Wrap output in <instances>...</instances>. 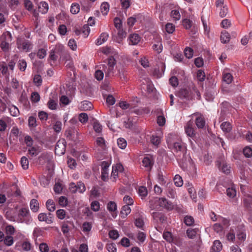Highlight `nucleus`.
<instances>
[{
	"mask_svg": "<svg viewBox=\"0 0 252 252\" xmlns=\"http://www.w3.org/2000/svg\"><path fill=\"white\" fill-rule=\"evenodd\" d=\"M243 154L247 158H250L252 156V149L249 146H246L243 149Z\"/></svg>",
	"mask_w": 252,
	"mask_h": 252,
	"instance_id": "obj_55",
	"label": "nucleus"
},
{
	"mask_svg": "<svg viewBox=\"0 0 252 252\" xmlns=\"http://www.w3.org/2000/svg\"><path fill=\"white\" fill-rule=\"evenodd\" d=\"M198 231V229H189L187 231V234L188 236L190 238L192 239L193 238L195 235H196Z\"/></svg>",
	"mask_w": 252,
	"mask_h": 252,
	"instance_id": "obj_58",
	"label": "nucleus"
},
{
	"mask_svg": "<svg viewBox=\"0 0 252 252\" xmlns=\"http://www.w3.org/2000/svg\"><path fill=\"white\" fill-rule=\"evenodd\" d=\"M51 50L53 51L55 54H56L58 56H60L61 58L62 55L65 54L64 47L63 46V45L61 44H56L51 49Z\"/></svg>",
	"mask_w": 252,
	"mask_h": 252,
	"instance_id": "obj_11",
	"label": "nucleus"
},
{
	"mask_svg": "<svg viewBox=\"0 0 252 252\" xmlns=\"http://www.w3.org/2000/svg\"><path fill=\"white\" fill-rule=\"evenodd\" d=\"M18 48L26 52H29L32 48V44L26 40L20 41L17 42Z\"/></svg>",
	"mask_w": 252,
	"mask_h": 252,
	"instance_id": "obj_7",
	"label": "nucleus"
},
{
	"mask_svg": "<svg viewBox=\"0 0 252 252\" xmlns=\"http://www.w3.org/2000/svg\"><path fill=\"white\" fill-rule=\"evenodd\" d=\"M237 237L238 240V243L241 245L246 239V232L245 227L242 225H239L236 228Z\"/></svg>",
	"mask_w": 252,
	"mask_h": 252,
	"instance_id": "obj_5",
	"label": "nucleus"
},
{
	"mask_svg": "<svg viewBox=\"0 0 252 252\" xmlns=\"http://www.w3.org/2000/svg\"><path fill=\"white\" fill-rule=\"evenodd\" d=\"M230 39L229 33L227 32H222L221 33L220 40L223 43H226L229 42Z\"/></svg>",
	"mask_w": 252,
	"mask_h": 252,
	"instance_id": "obj_32",
	"label": "nucleus"
},
{
	"mask_svg": "<svg viewBox=\"0 0 252 252\" xmlns=\"http://www.w3.org/2000/svg\"><path fill=\"white\" fill-rule=\"evenodd\" d=\"M185 130L187 135L190 137L193 138L195 136V133L193 127L192 123L189 122L185 126Z\"/></svg>",
	"mask_w": 252,
	"mask_h": 252,
	"instance_id": "obj_9",
	"label": "nucleus"
},
{
	"mask_svg": "<svg viewBox=\"0 0 252 252\" xmlns=\"http://www.w3.org/2000/svg\"><path fill=\"white\" fill-rule=\"evenodd\" d=\"M166 194L171 198H175L176 197V192L175 188L171 183H168L166 187Z\"/></svg>",
	"mask_w": 252,
	"mask_h": 252,
	"instance_id": "obj_12",
	"label": "nucleus"
},
{
	"mask_svg": "<svg viewBox=\"0 0 252 252\" xmlns=\"http://www.w3.org/2000/svg\"><path fill=\"white\" fill-rule=\"evenodd\" d=\"M178 95L181 98L189 99L190 97V93L187 89H182L179 92Z\"/></svg>",
	"mask_w": 252,
	"mask_h": 252,
	"instance_id": "obj_29",
	"label": "nucleus"
},
{
	"mask_svg": "<svg viewBox=\"0 0 252 252\" xmlns=\"http://www.w3.org/2000/svg\"><path fill=\"white\" fill-rule=\"evenodd\" d=\"M236 188L234 185L226 189V194L230 198H234L236 196Z\"/></svg>",
	"mask_w": 252,
	"mask_h": 252,
	"instance_id": "obj_25",
	"label": "nucleus"
},
{
	"mask_svg": "<svg viewBox=\"0 0 252 252\" xmlns=\"http://www.w3.org/2000/svg\"><path fill=\"white\" fill-rule=\"evenodd\" d=\"M32 247L31 244L28 241H25L22 244V249L26 252L31 250Z\"/></svg>",
	"mask_w": 252,
	"mask_h": 252,
	"instance_id": "obj_59",
	"label": "nucleus"
},
{
	"mask_svg": "<svg viewBox=\"0 0 252 252\" xmlns=\"http://www.w3.org/2000/svg\"><path fill=\"white\" fill-rule=\"evenodd\" d=\"M56 215L59 219L63 220L65 218L66 212L63 209H59L57 211Z\"/></svg>",
	"mask_w": 252,
	"mask_h": 252,
	"instance_id": "obj_64",
	"label": "nucleus"
},
{
	"mask_svg": "<svg viewBox=\"0 0 252 252\" xmlns=\"http://www.w3.org/2000/svg\"><path fill=\"white\" fill-rule=\"evenodd\" d=\"M222 246L221 242L219 240L214 241L212 247V249L216 252H220L222 250Z\"/></svg>",
	"mask_w": 252,
	"mask_h": 252,
	"instance_id": "obj_31",
	"label": "nucleus"
},
{
	"mask_svg": "<svg viewBox=\"0 0 252 252\" xmlns=\"http://www.w3.org/2000/svg\"><path fill=\"white\" fill-rule=\"evenodd\" d=\"M90 32V29L88 25H84L80 31H76L75 32L76 34H79L80 33H82L84 37L86 38L88 37Z\"/></svg>",
	"mask_w": 252,
	"mask_h": 252,
	"instance_id": "obj_20",
	"label": "nucleus"
},
{
	"mask_svg": "<svg viewBox=\"0 0 252 252\" xmlns=\"http://www.w3.org/2000/svg\"><path fill=\"white\" fill-rule=\"evenodd\" d=\"M116 62L115 59L111 57L108 59V63L106 64H102L100 68H102L104 71L105 77L110 78L113 76H121V68L116 65Z\"/></svg>",
	"mask_w": 252,
	"mask_h": 252,
	"instance_id": "obj_3",
	"label": "nucleus"
},
{
	"mask_svg": "<svg viewBox=\"0 0 252 252\" xmlns=\"http://www.w3.org/2000/svg\"><path fill=\"white\" fill-rule=\"evenodd\" d=\"M46 205L50 212H54L56 209L55 202L52 199H48L46 203Z\"/></svg>",
	"mask_w": 252,
	"mask_h": 252,
	"instance_id": "obj_37",
	"label": "nucleus"
},
{
	"mask_svg": "<svg viewBox=\"0 0 252 252\" xmlns=\"http://www.w3.org/2000/svg\"><path fill=\"white\" fill-rule=\"evenodd\" d=\"M184 54L186 58L190 59L193 56V51L190 48L186 47L184 50Z\"/></svg>",
	"mask_w": 252,
	"mask_h": 252,
	"instance_id": "obj_60",
	"label": "nucleus"
},
{
	"mask_svg": "<svg viewBox=\"0 0 252 252\" xmlns=\"http://www.w3.org/2000/svg\"><path fill=\"white\" fill-rule=\"evenodd\" d=\"M108 167L109 165L104 161L102 163V167L101 169V179L103 181H105L108 177Z\"/></svg>",
	"mask_w": 252,
	"mask_h": 252,
	"instance_id": "obj_14",
	"label": "nucleus"
},
{
	"mask_svg": "<svg viewBox=\"0 0 252 252\" xmlns=\"http://www.w3.org/2000/svg\"><path fill=\"white\" fill-rule=\"evenodd\" d=\"M109 37V34L107 32H102L99 37L95 41V44L100 45L106 42Z\"/></svg>",
	"mask_w": 252,
	"mask_h": 252,
	"instance_id": "obj_17",
	"label": "nucleus"
},
{
	"mask_svg": "<svg viewBox=\"0 0 252 252\" xmlns=\"http://www.w3.org/2000/svg\"><path fill=\"white\" fill-rule=\"evenodd\" d=\"M221 113L225 114L232 109L229 103L226 101L223 102L220 105Z\"/></svg>",
	"mask_w": 252,
	"mask_h": 252,
	"instance_id": "obj_23",
	"label": "nucleus"
},
{
	"mask_svg": "<svg viewBox=\"0 0 252 252\" xmlns=\"http://www.w3.org/2000/svg\"><path fill=\"white\" fill-rule=\"evenodd\" d=\"M163 238L164 240H165L167 242L169 243H173L176 245H178L174 240V238L172 236V234L169 231L164 232L163 234Z\"/></svg>",
	"mask_w": 252,
	"mask_h": 252,
	"instance_id": "obj_28",
	"label": "nucleus"
},
{
	"mask_svg": "<svg viewBox=\"0 0 252 252\" xmlns=\"http://www.w3.org/2000/svg\"><path fill=\"white\" fill-rule=\"evenodd\" d=\"M81 10L85 12H88L91 7V3L88 0H83L81 2Z\"/></svg>",
	"mask_w": 252,
	"mask_h": 252,
	"instance_id": "obj_36",
	"label": "nucleus"
},
{
	"mask_svg": "<svg viewBox=\"0 0 252 252\" xmlns=\"http://www.w3.org/2000/svg\"><path fill=\"white\" fill-rule=\"evenodd\" d=\"M24 142L27 147H30L33 145V139L29 135H26L24 137Z\"/></svg>",
	"mask_w": 252,
	"mask_h": 252,
	"instance_id": "obj_53",
	"label": "nucleus"
},
{
	"mask_svg": "<svg viewBox=\"0 0 252 252\" xmlns=\"http://www.w3.org/2000/svg\"><path fill=\"white\" fill-rule=\"evenodd\" d=\"M244 206L249 210H252V196L250 195H245L243 199Z\"/></svg>",
	"mask_w": 252,
	"mask_h": 252,
	"instance_id": "obj_15",
	"label": "nucleus"
},
{
	"mask_svg": "<svg viewBox=\"0 0 252 252\" xmlns=\"http://www.w3.org/2000/svg\"><path fill=\"white\" fill-rule=\"evenodd\" d=\"M58 57L56 54H55L51 50L49 52V55L48 58V62L51 65L53 66L56 64V62L58 59Z\"/></svg>",
	"mask_w": 252,
	"mask_h": 252,
	"instance_id": "obj_16",
	"label": "nucleus"
},
{
	"mask_svg": "<svg viewBox=\"0 0 252 252\" xmlns=\"http://www.w3.org/2000/svg\"><path fill=\"white\" fill-rule=\"evenodd\" d=\"M153 164L151 158L150 157H146L142 160V165L148 170L151 169Z\"/></svg>",
	"mask_w": 252,
	"mask_h": 252,
	"instance_id": "obj_22",
	"label": "nucleus"
},
{
	"mask_svg": "<svg viewBox=\"0 0 252 252\" xmlns=\"http://www.w3.org/2000/svg\"><path fill=\"white\" fill-rule=\"evenodd\" d=\"M165 68V64L162 63V64H161L162 72H160L158 69H156L154 71V75L155 76H156L157 78H160L164 73Z\"/></svg>",
	"mask_w": 252,
	"mask_h": 252,
	"instance_id": "obj_48",
	"label": "nucleus"
},
{
	"mask_svg": "<svg viewBox=\"0 0 252 252\" xmlns=\"http://www.w3.org/2000/svg\"><path fill=\"white\" fill-rule=\"evenodd\" d=\"M59 204L61 206L63 207H66L68 204L67 198L66 197L63 196L60 197L59 198Z\"/></svg>",
	"mask_w": 252,
	"mask_h": 252,
	"instance_id": "obj_50",
	"label": "nucleus"
},
{
	"mask_svg": "<svg viewBox=\"0 0 252 252\" xmlns=\"http://www.w3.org/2000/svg\"><path fill=\"white\" fill-rule=\"evenodd\" d=\"M80 10V5L76 3H72L70 7V12L73 14H76L79 12Z\"/></svg>",
	"mask_w": 252,
	"mask_h": 252,
	"instance_id": "obj_47",
	"label": "nucleus"
},
{
	"mask_svg": "<svg viewBox=\"0 0 252 252\" xmlns=\"http://www.w3.org/2000/svg\"><path fill=\"white\" fill-rule=\"evenodd\" d=\"M174 182L176 186L180 187L183 186V181L182 177L179 175H176L174 178Z\"/></svg>",
	"mask_w": 252,
	"mask_h": 252,
	"instance_id": "obj_42",
	"label": "nucleus"
},
{
	"mask_svg": "<svg viewBox=\"0 0 252 252\" xmlns=\"http://www.w3.org/2000/svg\"><path fill=\"white\" fill-rule=\"evenodd\" d=\"M3 243L6 246H12L14 243L13 237L10 235H6L3 240Z\"/></svg>",
	"mask_w": 252,
	"mask_h": 252,
	"instance_id": "obj_38",
	"label": "nucleus"
},
{
	"mask_svg": "<svg viewBox=\"0 0 252 252\" xmlns=\"http://www.w3.org/2000/svg\"><path fill=\"white\" fill-rule=\"evenodd\" d=\"M220 128L224 133H227L231 130L232 126L229 122H225L221 124Z\"/></svg>",
	"mask_w": 252,
	"mask_h": 252,
	"instance_id": "obj_26",
	"label": "nucleus"
},
{
	"mask_svg": "<svg viewBox=\"0 0 252 252\" xmlns=\"http://www.w3.org/2000/svg\"><path fill=\"white\" fill-rule=\"evenodd\" d=\"M38 219L39 221H45L47 224L53 222V217L51 213H49L48 216L45 213H40L38 216Z\"/></svg>",
	"mask_w": 252,
	"mask_h": 252,
	"instance_id": "obj_8",
	"label": "nucleus"
},
{
	"mask_svg": "<svg viewBox=\"0 0 252 252\" xmlns=\"http://www.w3.org/2000/svg\"><path fill=\"white\" fill-rule=\"evenodd\" d=\"M9 110L11 115L12 116L16 117L19 114V109L17 107L13 105L9 106Z\"/></svg>",
	"mask_w": 252,
	"mask_h": 252,
	"instance_id": "obj_41",
	"label": "nucleus"
},
{
	"mask_svg": "<svg viewBox=\"0 0 252 252\" xmlns=\"http://www.w3.org/2000/svg\"><path fill=\"white\" fill-rule=\"evenodd\" d=\"M166 142L169 149L176 155L177 159L183 162L186 160L187 148L185 144L175 134H169L166 137Z\"/></svg>",
	"mask_w": 252,
	"mask_h": 252,
	"instance_id": "obj_1",
	"label": "nucleus"
},
{
	"mask_svg": "<svg viewBox=\"0 0 252 252\" xmlns=\"http://www.w3.org/2000/svg\"><path fill=\"white\" fill-rule=\"evenodd\" d=\"M138 194L142 197H145L148 194L147 188L143 186H141L138 189Z\"/></svg>",
	"mask_w": 252,
	"mask_h": 252,
	"instance_id": "obj_61",
	"label": "nucleus"
},
{
	"mask_svg": "<svg viewBox=\"0 0 252 252\" xmlns=\"http://www.w3.org/2000/svg\"><path fill=\"white\" fill-rule=\"evenodd\" d=\"M101 12L103 15H106L109 10V4L107 2H103L100 6Z\"/></svg>",
	"mask_w": 252,
	"mask_h": 252,
	"instance_id": "obj_35",
	"label": "nucleus"
},
{
	"mask_svg": "<svg viewBox=\"0 0 252 252\" xmlns=\"http://www.w3.org/2000/svg\"><path fill=\"white\" fill-rule=\"evenodd\" d=\"M107 208L109 212H115L117 209V204L114 201H110L107 204Z\"/></svg>",
	"mask_w": 252,
	"mask_h": 252,
	"instance_id": "obj_43",
	"label": "nucleus"
},
{
	"mask_svg": "<svg viewBox=\"0 0 252 252\" xmlns=\"http://www.w3.org/2000/svg\"><path fill=\"white\" fill-rule=\"evenodd\" d=\"M40 99L39 94L37 92H33L31 94V99L33 102H38Z\"/></svg>",
	"mask_w": 252,
	"mask_h": 252,
	"instance_id": "obj_56",
	"label": "nucleus"
},
{
	"mask_svg": "<svg viewBox=\"0 0 252 252\" xmlns=\"http://www.w3.org/2000/svg\"><path fill=\"white\" fill-rule=\"evenodd\" d=\"M103 71H104L102 69V70L98 69L96 71H95L94 76H95V78L97 80L100 81L103 79V77H104Z\"/></svg>",
	"mask_w": 252,
	"mask_h": 252,
	"instance_id": "obj_57",
	"label": "nucleus"
},
{
	"mask_svg": "<svg viewBox=\"0 0 252 252\" xmlns=\"http://www.w3.org/2000/svg\"><path fill=\"white\" fill-rule=\"evenodd\" d=\"M77 191H78L80 193H82L85 191L86 187L83 182L81 181L77 182Z\"/></svg>",
	"mask_w": 252,
	"mask_h": 252,
	"instance_id": "obj_63",
	"label": "nucleus"
},
{
	"mask_svg": "<svg viewBox=\"0 0 252 252\" xmlns=\"http://www.w3.org/2000/svg\"><path fill=\"white\" fill-rule=\"evenodd\" d=\"M6 218L12 221L29 224L32 221L30 211L26 208L20 209L17 214L10 216L8 212L6 213Z\"/></svg>",
	"mask_w": 252,
	"mask_h": 252,
	"instance_id": "obj_2",
	"label": "nucleus"
},
{
	"mask_svg": "<svg viewBox=\"0 0 252 252\" xmlns=\"http://www.w3.org/2000/svg\"><path fill=\"white\" fill-rule=\"evenodd\" d=\"M24 5L25 8L29 11H31L33 9V4L30 0H24Z\"/></svg>",
	"mask_w": 252,
	"mask_h": 252,
	"instance_id": "obj_54",
	"label": "nucleus"
},
{
	"mask_svg": "<svg viewBox=\"0 0 252 252\" xmlns=\"http://www.w3.org/2000/svg\"><path fill=\"white\" fill-rule=\"evenodd\" d=\"M117 144L122 149H125L127 145L126 141L123 138H119L117 140Z\"/></svg>",
	"mask_w": 252,
	"mask_h": 252,
	"instance_id": "obj_46",
	"label": "nucleus"
},
{
	"mask_svg": "<svg viewBox=\"0 0 252 252\" xmlns=\"http://www.w3.org/2000/svg\"><path fill=\"white\" fill-rule=\"evenodd\" d=\"M0 71L4 75H7L8 74V66L4 62L0 63Z\"/></svg>",
	"mask_w": 252,
	"mask_h": 252,
	"instance_id": "obj_40",
	"label": "nucleus"
},
{
	"mask_svg": "<svg viewBox=\"0 0 252 252\" xmlns=\"http://www.w3.org/2000/svg\"><path fill=\"white\" fill-rule=\"evenodd\" d=\"M158 202L160 207H164L168 210H172L173 208V204L165 198H158Z\"/></svg>",
	"mask_w": 252,
	"mask_h": 252,
	"instance_id": "obj_10",
	"label": "nucleus"
},
{
	"mask_svg": "<svg viewBox=\"0 0 252 252\" xmlns=\"http://www.w3.org/2000/svg\"><path fill=\"white\" fill-rule=\"evenodd\" d=\"M47 47L46 46L43 48L39 49L37 53V56L40 59H44L47 55Z\"/></svg>",
	"mask_w": 252,
	"mask_h": 252,
	"instance_id": "obj_34",
	"label": "nucleus"
},
{
	"mask_svg": "<svg viewBox=\"0 0 252 252\" xmlns=\"http://www.w3.org/2000/svg\"><path fill=\"white\" fill-rule=\"evenodd\" d=\"M1 43L0 47L4 52H7L10 47L9 42L12 40L11 34L9 32H4L0 38Z\"/></svg>",
	"mask_w": 252,
	"mask_h": 252,
	"instance_id": "obj_4",
	"label": "nucleus"
},
{
	"mask_svg": "<svg viewBox=\"0 0 252 252\" xmlns=\"http://www.w3.org/2000/svg\"><path fill=\"white\" fill-rule=\"evenodd\" d=\"M79 107L83 111L90 110L92 109L93 104L90 101L84 100L81 102Z\"/></svg>",
	"mask_w": 252,
	"mask_h": 252,
	"instance_id": "obj_21",
	"label": "nucleus"
},
{
	"mask_svg": "<svg viewBox=\"0 0 252 252\" xmlns=\"http://www.w3.org/2000/svg\"><path fill=\"white\" fill-rule=\"evenodd\" d=\"M28 154L32 157H35L38 155L40 152L39 147L37 145L32 146L28 150Z\"/></svg>",
	"mask_w": 252,
	"mask_h": 252,
	"instance_id": "obj_18",
	"label": "nucleus"
},
{
	"mask_svg": "<svg viewBox=\"0 0 252 252\" xmlns=\"http://www.w3.org/2000/svg\"><path fill=\"white\" fill-rule=\"evenodd\" d=\"M140 40V37L138 34H130L129 37V44L136 45Z\"/></svg>",
	"mask_w": 252,
	"mask_h": 252,
	"instance_id": "obj_24",
	"label": "nucleus"
},
{
	"mask_svg": "<svg viewBox=\"0 0 252 252\" xmlns=\"http://www.w3.org/2000/svg\"><path fill=\"white\" fill-rule=\"evenodd\" d=\"M30 208L33 212H37L39 210V203L36 199H32L30 202Z\"/></svg>",
	"mask_w": 252,
	"mask_h": 252,
	"instance_id": "obj_30",
	"label": "nucleus"
},
{
	"mask_svg": "<svg viewBox=\"0 0 252 252\" xmlns=\"http://www.w3.org/2000/svg\"><path fill=\"white\" fill-rule=\"evenodd\" d=\"M131 212V209L129 205H125L123 207L121 211L122 218H125Z\"/></svg>",
	"mask_w": 252,
	"mask_h": 252,
	"instance_id": "obj_33",
	"label": "nucleus"
},
{
	"mask_svg": "<svg viewBox=\"0 0 252 252\" xmlns=\"http://www.w3.org/2000/svg\"><path fill=\"white\" fill-rule=\"evenodd\" d=\"M153 49L158 53H160L162 52L163 49V46L160 38H159L158 41L153 45Z\"/></svg>",
	"mask_w": 252,
	"mask_h": 252,
	"instance_id": "obj_27",
	"label": "nucleus"
},
{
	"mask_svg": "<svg viewBox=\"0 0 252 252\" xmlns=\"http://www.w3.org/2000/svg\"><path fill=\"white\" fill-rule=\"evenodd\" d=\"M96 144L97 146L100 147L101 148L104 149L105 147V140L101 137H98L96 140Z\"/></svg>",
	"mask_w": 252,
	"mask_h": 252,
	"instance_id": "obj_52",
	"label": "nucleus"
},
{
	"mask_svg": "<svg viewBox=\"0 0 252 252\" xmlns=\"http://www.w3.org/2000/svg\"><path fill=\"white\" fill-rule=\"evenodd\" d=\"M152 216L154 220L157 222L163 223L166 220L164 214L160 212H154L152 213Z\"/></svg>",
	"mask_w": 252,
	"mask_h": 252,
	"instance_id": "obj_13",
	"label": "nucleus"
},
{
	"mask_svg": "<svg viewBox=\"0 0 252 252\" xmlns=\"http://www.w3.org/2000/svg\"><path fill=\"white\" fill-rule=\"evenodd\" d=\"M171 16L173 20L175 21L179 20L181 18V15L179 10L176 9L171 11Z\"/></svg>",
	"mask_w": 252,
	"mask_h": 252,
	"instance_id": "obj_44",
	"label": "nucleus"
},
{
	"mask_svg": "<svg viewBox=\"0 0 252 252\" xmlns=\"http://www.w3.org/2000/svg\"><path fill=\"white\" fill-rule=\"evenodd\" d=\"M79 121L81 123H86L88 121V116L85 113H82L78 116Z\"/></svg>",
	"mask_w": 252,
	"mask_h": 252,
	"instance_id": "obj_62",
	"label": "nucleus"
},
{
	"mask_svg": "<svg viewBox=\"0 0 252 252\" xmlns=\"http://www.w3.org/2000/svg\"><path fill=\"white\" fill-rule=\"evenodd\" d=\"M195 124L198 128H202L205 125L204 118L201 115H197L195 119Z\"/></svg>",
	"mask_w": 252,
	"mask_h": 252,
	"instance_id": "obj_19",
	"label": "nucleus"
},
{
	"mask_svg": "<svg viewBox=\"0 0 252 252\" xmlns=\"http://www.w3.org/2000/svg\"><path fill=\"white\" fill-rule=\"evenodd\" d=\"M64 140L58 141L56 144L55 152L56 155L61 156L63 155L65 152V144Z\"/></svg>",
	"mask_w": 252,
	"mask_h": 252,
	"instance_id": "obj_6",
	"label": "nucleus"
},
{
	"mask_svg": "<svg viewBox=\"0 0 252 252\" xmlns=\"http://www.w3.org/2000/svg\"><path fill=\"white\" fill-rule=\"evenodd\" d=\"M92 228V224L88 222H85L82 224V230L84 232H90Z\"/></svg>",
	"mask_w": 252,
	"mask_h": 252,
	"instance_id": "obj_49",
	"label": "nucleus"
},
{
	"mask_svg": "<svg viewBox=\"0 0 252 252\" xmlns=\"http://www.w3.org/2000/svg\"><path fill=\"white\" fill-rule=\"evenodd\" d=\"M18 66L21 71H24L27 67V63L23 59L20 60L18 62Z\"/></svg>",
	"mask_w": 252,
	"mask_h": 252,
	"instance_id": "obj_51",
	"label": "nucleus"
},
{
	"mask_svg": "<svg viewBox=\"0 0 252 252\" xmlns=\"http://www.w3.org/2000/svg\"><path fill=\"white\" fill-rule=\"evenodd\" d=\"M223 80L227 84H230L233 80V76L230 73L224 72L223 74Z\"/></svg>",
	"mask_w": 252,
	"mask_h": 252,
	"instance_id": "obj_39",
	"label": "nucleus"
},
{
	"mask_svg": "<svg viewBox=\"0 0 252 252\" xmlns=\"http://www.w3.org/2000/svg\"><path fill=\"white\" fill-rule=\"evenodd\" d=\"M29 160L26 157H22L21 158V164L23 169L26 170L29 168Z\"/></svg>",
	"mask_w": 252,
	"mask_h": 252,
	"instance_id": "obj_45",
	"label": "nucleus"
}]
</instances>
